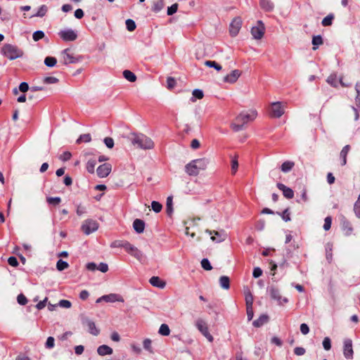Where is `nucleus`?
Returning <instances> with one entry per match:
<instances>
[{
    "mask_svg": "<svg viewBox=\"0 0 360 360\" xmlns=\"http://www.w3.org/2000/svg\"><path fill=\"white\" fill-rule=\"evenodd\" d=\"M61 61L64 65L77 63L82 60V57L76 56L70 49H65L60 53Z\"/></svg>",
    "mask_w": 360,
    "mask_h": 360,
    "instance_id": "obj_6",
    "label": "nucleus"
},
{
    "mask_svg": "<svg viewBox=\"0 0 360 360\" xmlns=\"http://www.w3.org/2000/svg\"><path fill=\"white\" fill-rule=\"evenodd\" d=\"M143 348L150 353H153L151 347V340L150 339H145L143 342Z\"/></svg>",
    "mask_w": 360,
    "mask_h": 360,
    "instance_id": "obj_52",
    "label": "nucleus"
},
{
    "mask_svg": "<svg viewBox=\"0 0 360 360\" xmlns=\"http://www.w3.org/2000/svg\"><path fill=\"white\" fill-rule=\"evenodd\" d=\"M241 75V72L238 70H234L224 78V81L227 83H235Z\"/></svg>",
    "mask_w": 360,
    "mask_h": 360,
    "instance_id": "obj_18",
    "label": "nucleus"
},
{
    "mask_svg": "<svg viewBox=\"0 0 360 360\" xmlns=\"http://www.w3.org/2000/svg\"><path fill=\"white\" fill-rule=\"evenodd\" d=\"M267 291L269 292L271 298L276 301L278 304L283 305L288 302V300L286 297L282 296L281 291L277 286L270 285L267 288Z\"/></svg>",
    "mask_w": 360,
    "mask_h": 360,
    "instance_id": "obj_7",
    "label": "nucleus"
},
{
    "mask_svg": "<svg viewBox=\"0 0 360 360\" xmlns=\"http://www.w3.org/2000/svg\"><path fill=\"white\" fill-rule=\"evenodd\" d=\"M244 295H245L246 307L252 306L253 302H254V298H253V295L248 287L244 288Z\"/></svg>",
    "mask_w": 360,
    "mask_h": 360,
    "instance_id": "obj_22",
    "label": "nucleus"
},
{
    "mask_svg": "<svg viewBox=\"0 0 360 360\" xmlns=\"http://www.w3.org/2000/svg\"><path fill=\"white\" fill-rule=\"evenodd\" d=\"M69 266V264L67 262L63 261L62 259H59L56 264V268L58 271H63L67 269Z\"/></svg>",
    "mask_w": 360,
    "mask_h": 360,
    "instance_id": "obj_45",
    "label": "nucleus"
},
{
    "mask_svg": "<svg viewBox=\"0 0 360 360\" xmlns=\"http://www.w3.org/2000/svg\"><path fill=\"white\" fill-rule=\"evenodd\" d=\"M91 141V137L89 134H82L76 141L77 143H80L82 142L89 143Z\"/></svg>",
    "mask_w": 360,
    "mask_h": 360,
    "instance_id": "obj_40",
    "label": "nucleus"
},
{
    "mask_svg": "<svg viewBox=\"0 0 360 360\" xmlns=\"http://www.w3.org/2000/svg\"><path fill=\"white\" fill-rule=\"evenodd\" d=\"M192 94H193V97L191 98V101L193 102L195 101V98L202 99L204 96L203 91L200 89H194L193 91Z\"/></svg>",
    "mask_w": 360,
    "mask_h": 360,
    "instance_id": "obj_39",
    "label": "nucleus"
},
{
    "mask_svg": "<svg viewBox=\"0 0 360 360\" xmlns=\"http://www.w3.org/2000/svg\"><path fill=\"white\" fill-rule=\"evenodd\" d=\"M126 26H127V29L129 32H132L136 29L135 22L131 19H128L126 20Z\"/></svg>",
    "mask_w": 360,
    "mask_h": 360,
    "instance_id": "obj_47",
    "label": "nucleus"
},
{
    "mask_svg": "<svg viewBox=\"0 0 360 360\" xmlns=\"http://www.w3.org/2000/svg\"><path fill=\"white\" fill-rule=\"evenodd\" d=\"M58 79L55 77H46L43 79V82L46 84H56Z\"/></svg>",
    "mask_w": 360,
    "mask_h": 360,
    "instance_id": "obj_50",
    "label": "nucleus"
},
{
    "mask_svg": "<svg viewBox=\"0 0 360 360\" xmlns=\"http://www.w3.org/2000/svg\"><path fill=\"white\" fill-rule=\"evenodd\" d=\"M238 167V162L236 158H233L231 160V171L232 174H235Z\"/></svg>",
    "mask_w": 360,
    "mask_h": 360,
    "instance_id": "obj_58",
    "label": "nucleus"
},
{
    "mask_svg": "<svg viewBox=\"0 0 360 360\" xmlns=\"http://www.w3.org/2000/svg\"><path fill=\"white\" fill-rule=\"evenodd\" d=\"M1 52L4 56L10 60H15L22 57L23 55V52L17 46L9 44H4L2 46Z\"/></svg>",
    "mask_w": 360,
    "mask_h": 360,
    "instance_id": "obj_5",
    "label": "nucleus"
},
{
    "mask_svg": "<svg viewBox=\"0 0 360 360\" xmlns=\"http://www.w3.org/2000/svg\"><path fill=\"white\" fill-rule=\"evenodd\" d=\"M60 201H61V199L59 197H55V198L49 197V198H47V202L49 204L58 205V204H59L60 202Z\"/></svg>",
    "mask_w": 360,
    "mask_h": 360,
    "instance_id": "obj_60",
    "label": "nucleus"
},
{
    "mask_svg": "<svg viewBox=\"0 0 360 360\" xmlns=\"http://www.w3.org/2000/svg\"><path fill=\"white\" fill-rule=\"evenodd\" d=\"M284 107L281 102H274L271 104L269 115L274 118H279L284 114Z\"/></svg>",
    "mask_w": 360,
    "mask_h": 360,
    "instance_id": "obj_9",
    "label": "nucleus"
},
{
    "mask_svg": "<svg viewBox=\"0 0 360 360\" xmlns=\"http://www.w3.org/2000/svg\"><path fill=\"white\" fill-rule=\"evenodd\" d=\"M85 323L88 327L89 332L94 335H98L99 333V330L96 328V324L94 321L86 319L85 321Z\"/></svg>",
    "mask_w": 360,
    "mask_h": 360,
    "instance_id": "obj_25",
    "label": "nucleus"
},
{
    "mask_svg": "<svg viewBox=\"0 0 360 360\" xmlns=\"http://www.w3.org/2000/svg\"><path fill=\"white\" fill-rule=\"evenodd\" d=\"M354 212L358 218H360V194L354 205Z\"/></svg>",
    "mask_w": 360,
    "mask_h": 360,
    "instance_id": "obj_44",
    "label": "nucleus"
},
{
    "mask_svg": "<svg viewBox=\"0 0 360 360\" xmlns=\"http://www.w3.org/2000/svg\"><path fill=\"white\" fill-rule=\"evenodd\" d=\"M159 333L164 336H168L170 334V329L168 325L162 323L159 328Z\"/></svg>",
    "mask_w": 360,
    "mask_h": 360,
    "instance_id": "obj_36",
    "label": "nucleus"
},
{
    "mask_svg": "<svg viewBox=\"0 0 360 360\" xmlns=\"http://www.w3.org/2000/svg\"><path fill=\"white\" fill-rule=\"evenodd\" d=\"M98 223L92 219H88L82 222L81 229L85 235H89L98 229Z\"/></svg>",
    "mask_w": 360,
    "mask_h": 360,
    "instance_id": "obj_8",
    "label": "nucleus"
},
{
    "mask_svg": "<svg viewBox=\"0 0 360 360\" xmlns=\"http://www.w3.org/2000/svg\"><path fill=\"white\" fill-rule=\"evenodd\" d=\"M208 162L206 158L193 160L186 165V172L190 176H197L200 171L207 168Z\"/></svg>",
    "mask_w": 360,
    "mask_h": 360,
    "instance_id": "obj_2",
    "label": "nucleus"
},
{
    "mask_svg": "<svg viewBox=\"0 0 360 360\" xmlns=\"http://www.w3.org/2000/svg\"><path fill=\"white\" fill-rule=\"evenodd\" d=\"M220 286L225 290H228L230 288V279L226 276H221L219 278Z\"/></svg>",
    "mask_w": 360,
    "mask_h": 360,
    "instance_id": "obj_29",
    "label": "nucleus"
},
{
    "mask_svg": "<svg viewBox=\"0 0 360 360\" xmlns=\"http://www.w3.org/2000/svg\"><path fill=\"white\" fill-rule=\"evenodd\" d=\"M44 33L43 31H41V30L34 32L32 35V38H33L34 41H37L39 39L44 38Z\"/></svg>",
    "mask_w": 360,
    "mask_h": 360,
    "instance_id": "obj_49",
    "label": "nucleus"
},
{
    "mask_svg": "<svg viewBox=\"0 0 360 360\" xmlns=\"http://www.w3.org/2000/svg\"><path fill=\"white\" fill-rule=\"evenodd\" d=\"M242 22L240 17H236L233 19L229 26V32L232 37H236L238 34Z\"/></svg>",
    "mask_w": 360,
    "mask_h": 360,
    "instance_id": "obj_12",
    "label": "nucleus"
},
{
    "mask_svg": "<svg viewBox=\"0 0 360 360\" xmlns=\"http://www.w3.org/2000/svg\"><path fill=\"white\" fill-rule=\"evenodd\" d=\"M196 328L210 342L213 341V337L210 333L207 323L202 319H198L195 321Z\"/></svg>",
    "mask_w": 360,
    "mask_h": 360,
    "instance_id": "obj_10",
    "label": "nucleus"
},
{
    "mask_svg": "<svg viewBox=\"0 0 360 360\" xmlns=\"http://www.w3.org/2000/svg\"><path fill=\"white\" fill-rule=\"evenodd\" d=\"M356 96L355 98L356 105L360 110V82H357L355 86Z\"/></svg>",
    "mask_w": 360,
    "mask_h": 360,
    "instance_id": "obj_43",
    "label": "nucleus"
},
{
    "mask_svg": "<svg viewBox=\"0 0 360 360\" xmlns=\"http://www.w3.org/2000/svg\"><path fill=\"white\" fill-rule=\"evenodd\" d=\"M306 352V350L304 348L301 347H297L294 349V353L297 356H302L304 355Z\"/></svg>",
    "mask_w": 360,
    "mask_h": 360,
    "instance_id": "obj_64",
    "label": "nucleus"
},
{
    "mask_svg": "<svg viewBox=\"0 0 360 360\" xmlns=\"http://www.w3.org/2000/svg\"><path fill=\"white\" fill-rule=\"evenodd\" d=\"M265 27L261 20L257 21V26L253 27L251 29V34L254 39H261L264 34Z\"/></svg>",
    "mask_w": 360,
    "mask_h": 360,
    "instance_id": "obj_13",
    "label": "nucleus"
},
{
    "mask_svg": "<svg viewBox=\"0 0 360 360\" xmlns=\"http://www.w3.org/2000/svg\"><path fill=\"white\" fill-rule=\"evenodd\" d=\"M130 347H131L132 352L134 354H139L141 353L142 349L139 345H138L135 343H132V344H131Z\"/></svg>",
    "mask_w": 360,
    "mask_h": 360,
    "instance_id": "obj_59",
    "label": "nucleus"
},
{
    "mask_svg": "<svg viewBox=\"0 0 360 360\" xmlns=\"http://www.w3.org/2000/svg\"><path fill=\"white\" fill-rule=\"evenodd\" d=\"M111 170H112L111 165L109 163H104V164L100 165L97 168V170H96L97 175L100 178H105L110 174V173L111 172Z\"/></svg>",
    "mask_w": 360,
    "mask_h": 360,
    "instance_id": "obj_16",
    "label": "nucleus"
},
{
    "mask_svg": "<svg viewBox=\"0 0 360 360\" xmlns=\"http://www.w3.org/2000/svg\"><path fill=\"white\" fill-rule=\"evenodd\" d=\"M112 352V349L106 345H101L97 348V353L100 356L110 355Z\"/></svg>",
    "mask_w": 360,
    "mask_h": 360,
    "instance_id": "obj_24",
    "label": "nucleus"
},
{
    "mask_svg": "<svg viewBox=\"0 0 360 360\" xmlns=\"http://www.w3.org/2000/svg\"><path fill=\"white\" fill-rule=\"evenodd\" d=\"M17 301L20 305H25L27 303V299L23 294H20L18 295Z\"/></svg>",
    "mask_w": 360,
    "mask_h": 360,
    "instance_id": "obj_56",
    "label": "nucleus"
},
{
    "mask_svg": "<svg viewBox=\"0 0 360 360\" xmlns=\"http://www.w3.org/2000/svg\"><path fill=\"white\" fill-rule=\"evenodd\" d=\"M124 77L129 82H134L136 80V76L130 70H126L123 72Z\"/></svg>",
    "mask_w": 360,
    "mask_h": 360,
    "instance_id": "obj_30",
    "label": "nucleus"
},
{
    "mask_svg": "<svg viewBox=\"0 0 360 360\" xmlns=\"http://www.w3.org/2000/svg\"><path fill=\"white\" fill-rule=\"evenodd\" d=\"M201 266L206 271H210L212 269V266L210 261L206 258H204L202 259Z\"/></svg>",
    "mask_w": 360,
    "mask_h": 360,
    "instance_id": "obj_46",
    "label": "nucleus"
},
{
    "mask_svg": "<svg viewBox=\"0 0 360 360\" xmlns=\"http://www.w3.org/2000/svg\"><path fill=\"white\" fill-rule=\"evenodd\" d=\"M177 9H178V4L175 3V4H172L171 6L168 7V8H167V15H172L174 14L177 11Z\"/></svg>",
    "mask_w": 360,
    "mask_h": 360,
    "instance_id": "obj_54",
    "label": "nucleus"
},
{
    "mask_svg": "<svg viewBox=\"0 0 360 360\" xmlns=\"http://www.w3.org/2000/svg\"><path fill=\"white\" fill-rule=\"evenodd\" d=\"M294 165L295 163L293 162L285 161L281 165V169L283 172H288L293 168Z\"/></svg>",
    "mask_w": 360,
    "mask_h": 360,
    "instance_id": "obj_32",
    "label": "nucleus"
},
{
    "mask_svg": "<svg viewBox=\"0 0 360 360\" xmlns=\"http://www.w3.org/2000/svg\"><path fill=\"white\" fill-rule=\"evenodd\" d=\"M104 297H105V298H103L104 302H124L123 297L118 294L111 293L109 295H104Z\"/></svg>",
    "mask_w": 360,
    "mask_h": 360,
    "instance_id": "obj_20",
    "label": "nucleus"
},
{
    "mask_svg": "<svg viewBox=\"0 0 360 360\" xmlns=\"http://www.w3.org/2000/svg\"><path fill=\"white\" fill-rule=\"evenodd\" d=\"M342 231L346 236H349L352 233L353 229L349 222H344L342 224Z\"/></svg>",
    "mask_w": 360,
    "mask_h": 360,
    "instance_id": "obj_42",
    "label": "nucleus"
},
{
    "mask_svg": "<svg viewBox=\"0 0 360 360\" xmlns=\"http://www.w3.org/2000/svg\"><path fill=\"white\" fill-rule=\"evenodd\" d=\"M323 347L326 350H330L331 348V341L328 337L325 338L323 340Z\"/></svg>",
    "mask_w": 360,
    "mask_h": 360,
    "instance_id": "obj_55",
    "label": "nucleus"
},
{
    "mask_svg": "<svg viewBox=\"0 0 360 360\" xmlns=\"http://www.w3.org/2000/svg\"><path fill=\"white\" fill-rule=\"evenodd\" d=\"M282 219L285 221H290V212H289V208H286L281 214Z\"/></svg>",
    "mask_w": 360,
    "mask_h": 360,
    "instance_id": "obj_63",
    "label": "nucleus"
},
{
    "mask_svg": "<svg viewBox=\"0 0 360 360\" xmlns=\"http://www.w3.org/2000/svg\"><path fill=\"white\" fill-rule=\"evenodd\" d=\"M96 165V160L91 159V160H88V162L86 163L87 171L91 174L94 173V169H95Z\"/></svg>",
    "mask_w": 360,
    "mask_h": 360,
    "instance_id": "obj_38",
    "label": "nucleus"
},
{
    "mask_svg": "<svg viewBox=\"0 0 360 360\" xmlns=\"http://www.w3.org/2000/svg\"><path fill=\"white\" fill-rule=\"evenodd\" d=\"M276 186L277 188L283 192L284 197L286 198L292 199L294 197V192L290 188L287 187L282 183H278Z\"/></svg>",
    "mask_w": 360,
    "mask_h": 360,
    "instance_id": "obj_19",
    "label": "nucleus"
},
{
    "mask_svg": "<svg viewBox=\"0 0 360 360\" xmlns=\"http://www.w3.org/2000/svg\"><path fill=\"white\" fill-rule=\"evenodd\" d=\"M349 150H350V146L346 145L345 146L343 147V148L340 151V157L341 159V165L342 166H344L347 164V154L349 152Z\"/></svg>",
    "mask_w": 360,
    "mask_h": 360,
    "instance_id": "obj_26",
    "label": "nucleus"
},
{
    "mask_svg": "<svg viewBox=\"0 0 360 360\" xmlns=\"http://www.w3.org/2000/svg\"><path fill=\"white\" fill-rule=\"evenodd\" d=\"M257 116V112L255 110L243 111L236 117L231 127L234 131H239L245 124L255 120Z\"/></svg>",
    "mask_w": 360,
    "mask_h": 360,
    "instance_id": "obj_1",
    "label": "nucleus"
},
{
    "mask_svg": "<svg viewBox=\"0 0 360 360\" xmlns=\"http://www.w3.org/2000/svg\"><path fill=\"white\" fill-rule=\"evenodd\" d=\"M129 139L134 146L142 149H150L154 146L153 141L150 138L141 134H132Z\"/></svg>",
    "mask_w": 360,
    "mask_h": 360,
    "instance_id": "obj_3",
    "label": "nucleus"
},
{
    "mask_svg": "<svg viewBox=\"0 0 360 360\" xmlns=\"http://www.w3.org/2000/svg\"><path fill=\"white\" fill-rule=\"evenodd\" d=\"M124 249L129 254L134 257L136 259L140 260L142 258L141 252L136 247L131 245L128 241L124 245Z\"/></svg>",
    "mask_w": 360,
    "mask_h": 360,
    "instance_id": "obj_15",
    "label": "nucleus"
},
{
    "mask_svg": "<svg viewBox=\"0 0 360 360\" xmlns=\"http://www.w3.org/2000/svg\"><path fill=\"white\" fill-rule=\"evenodd\" d=\"M173 198L172 196H169L167 198V204H166V211L169 216H171L173 212Z\"/></svg>",
    "mask_w": 360,
    "mask_h": 360,
    "instance_id": "obj_33",
    "label": "nucleus"
},
{
    "mask_svg": "<svg viewBox=\"0 0 360 360\" xmlns=\"http://www.w3.org/2000/svg\"><path fill=\"white\" fill-rule=\"evenodd\" d=\"M176 85V81L172 77H168L167 80V87L169 89H173Z\"/></svg>",
    "mask_w": 360,
    "mask_h": 360,
    "instance_id": "obj_61",
    "label": "nucleus"
},
{
    "mask_svg": "<svg viewBox=\"0 0 360 360\" xmlns=\"http://www.w3.org/2000/svg\"><path fill=\"white\" fill-rule=\"evenodd\" d=\"M58 36L65 41H73L77 39V32L72 29H65L58 32Z\"/></svg>",
    "mask_w": 360,
    "mask_h": 360,
    "instance_id": "obj_11",
    "label": "nucleus"
},
{
    "mask_svg": "<svg viewBox=\"0 0 360 360\" xmlns=\"http://www.w3.org/2000/svg\"><path fill=\"white\" fill-rule=\"evenodd\" d=\"M260 6L266 11H271L274 8V4L270 0H261Z\"/></svg>",
    "mask_w": 360,
    "mask_h": 360,
    "instance_id": "obj_28",
    "label": "nucleus"
},
{
    "mask_svg": "<svg viewBox=\"0 0 360 360\" xmlns=\"http://www.w3.org/2000/svg\"><path fill=\"white\" fill-rule=\"evenodd\" d=\"M269 321L267 315H261L257 319L255 320L252 323L253 326L256 328L261 327L264 324L266 323Z\"/></svg>",
    "mask_w": 360,
    "mask_h": 360,
    "instance_id": "obj_27",
    "label": "nucleus"
},
{
    "mask_svg": "<svg viewBox=\"0 0 360 360\" xmlns=\"http://www.w3.org/2000/svg\"><path fill=\"white\" fill-rule=\"evenodd\" d=\"M343 354L346 359H352L353 357L352 341L350 339H346L344 341Z\"/></svg>",
    "mask_w": 360,
    "mask_h": 360,
    "instance_id": "obj_17",
    "label": "nucleus"
},
{
    "mask_svg": "<svg viewBox=\"0 0 360 360\" xmlns=\"http://www.w3.org/2000/svg\"><path fill=\"white\" fill-rule=\"evenodd\" d=\"M133 228L136 233H141L144 231L145 223L143 220L136 219L133 222Z\"/></svg>",
    "mask_w": 360,
    "mask_h": 360,
    "instance_id": "obj_23",
    "label": "nucleus"
},
{
    "mask_svg": "<svg viewBox=\"0 0 360 360\" xmlns=\"http://www.w3.org/2000/svg\"><path fill=\"white\" fill-rule=\"evenodd\" d=\"M334 19L333 14H329L326 17H325L321 22L323 26H330L332 25L333 20Z\"/></svg>",
    "mask_w": 360,
    "mask_h": 360,
    "instance_id": "obj_37",
    "label": "nucleus"
},
{
    "mask_svg": "<svg viewBox=\"0 0 360 360\" xmlns=\"http://www.w3.org/2000/svg\"><path fill=\"white\" fill-rule=\"evenodd\" d=\"M332 219L330 217H327L324 219L323 229L325 231H328L331 227Z\"/></svg>",
    "mask_w": 360,
    "mask_h": 360,
    "instance_id": "obj_53",
    "label": "nucleus"
},
{
    "mask_svg": "<svg viewBox=\"0 0 360 360\" xmlns=\"http://www.w3.org/2000/svg\"><path fill=\"white\" fill-rule=\"evenodd\" d=\"M127 241H124V240H115L111 243L110 247L111 248H124V245H125V244H127Z\"/></svg>",
    "mask_w": 360,
    "mask_h": 360,
    "instance_id": "obj_48",
    "label": "nucleus"
},
{
    "mask_svg": "<svg viewBox=\"0 0 360 360\" xmlns=\"http://www.w3.org/2000/svg\"><path fill=\"white\" fill-rule=\"evenodd\" d=\"M48 11V8L46 5H41L37 12L36 14L33 15L32 17H44Z\"/></svg>",
    "mask_w": 360,
    "mask_h": 360,
    "instance_id": "obj_35",
    "label": "nucleus"
},
{
    "mask_svg": "<svg viewBox=\"0 0 360 360\" xmlns=\"http://www.w3.org/2000/svg\"><path fill=\"white\" fill-rule=\"evenodd\" d=\"M204 64L207 67L214 68L218 72L222 69L221 65L214 60H206L204 62Z\"/></svg>",
    "mask_w": 360,
    "mask_h": 360,
    "instance_id": "obj_31",
    "label": "nucleus"
},
{
    "mask_svg": "<svg viewBox=\"0 0 360 360\" xmlns=\"http://www.w3.org/2000/svg\"><path fill=\"white\" fill-rule=\"evenodd\" d=\"M72 157V154L69 151H65L60 156V160L62 161H68Z\"/></svg>",
    "mask_w": 360,
    "mask_h": 360,
    "instance_id": "obj_62",
    "label": "nucleus"
},
{
    "mask_svg": "<svg viewBox=\"0 0 360 360\" xmlns=\"http://www.w3.org/2000/svg\"><path fill=\"white\" fill-rule=\"evenodd\" d=\"M57 60L54 57L48 56L44 59V64L50 68L55 66Z\"/></svg>",
    "mask_w": 360,
    "mask_h": 360,
    "instance_id": "obj_41",
    "label": "nucleus"
},
{
    "mask_svg": "<svg viewBox=\"0 0 360 360\" xmlns=\"http://www.w3.org/2000/svg\"><path fill=\"white\" fill-rule=\"evenodd\" d=\"M200 220V218H193L184 221V224L185 225V234L191 236L192 238H195L198 242L201 240L200 236H196V233L200 231L198 224V221Z\"/></svg>",
    "mask_w": 360,
    "mask_h": 360,
    "instance_id": "obj_4",
    "label": "nucleus"
},
{
    "mask_svg": "<svg viewBox=\"0 0 360 360\" xmlns=\"http://www.w3.org/2000/svg\"><path fill=\"white\" fill-rule=\"evenodd\" d=\"M323 44V39L321 35L314 36L312 38L313 50H316L317 46Z\"/></svg>",
    "mask_w": 360,
    "mask_h": 360,
    "instance_id": "obj_34",
    "label": "nucleus"
},
{
    "mask_svg": "<svg viewBox=\"0 0 360 360\" xmlns=\"http://www.w3.org/2000/svg\"><path fill=\"white\" fill-rule=\"evenodd\" d=\"M205 232L211 236V240L215 243L224 241L226 238V234L224 231H217L206 229Z\"/></svg>",
    "mask_w": 360,
    "mask_h": 360,
    "instance_id": "obj_14",
    "label": "nucleus"
},
{
    "mask_svg": "<svg viewBox=\"0 0 360 360\" xmlns=\"http://www.w3.org/2000/svg\"><path fill=\"white\" fill-rule=\"evenodd\" d=\"M327 82L333 86H338V83H340L342 86H347L348 85L345 84L342 78H340L339 82L338 81L337 76L335 75H330L328 79Z\"/></svg>",
    "mask_w": 360,
    "mask_h": 360,
    "instance_id": "obj_21",
    "label": "nucleus"
},
{
    "mask_svg": "<svg viewBox=\"0 0 360 360\" xmlns=\"http://www.w3.org/2000/svg\"><path fill=\"white\" fill-rule=\"evenodd\" d=\"M105 145L108 148H112L114 146V140L110 137H106L103 140Z\"/></svg>",
    "mask_w": 360,
    "mask_h": 360,
    "instance_id": "obj_57",
    "label": "nucleus"
},
{
    "mask_svg": "<svg viewBox=\"0 0 360 360\" xmlns=\"http://www.w3.org/2000/svg\"><path fill=\"white\" fill-rule=\"evenodd\" d=\"M58 305L62 308L69 309L71 307L72 304L69 300H61L59 301Z\"/></svg>",
    "mask_w": 360,
    "mask_h": 360,
    "instance_id": "obj_51",
    "label": "nucleus"
}]
</instances>
